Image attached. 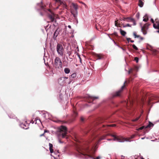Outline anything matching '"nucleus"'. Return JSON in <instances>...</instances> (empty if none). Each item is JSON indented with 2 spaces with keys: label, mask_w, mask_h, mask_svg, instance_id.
I'll return each mask as SVG.
<instances>
[{
  "label": "nucleus",
  "mask_w": 159,
  "mask_h": 159,
  "mask_svg": "<svg viewBox=\"0 0 159 159\" xmlns=\"http://www.w3.org/2000/svg\"><path fill=\"white\" fill-rule=\"evenodd\" d=\"M129 83V80L126 81L124 83L123 85L122 86L121 88L118 91L113 93L112 94V98L120 97L122 93L123 90L125 89V87Z\"/></svg>",
  "instance_id": "1"
},
{
  "label": "nucleus",
  "mask_w": 159,
  "mask_h": 159,
  "mask_svg": "<svg viewBox=\"0 0 159 159\" xmlns=\"http://www.w3.org/2000/svg\"><path fill=\"white\" fill-rule=\"evenodd\" d=\"M41 8L43 9L45 11L47 12V11L49 12L50 13L48 15V17L52 22H53L55 20V17L56 15L50 9H46L45 8L46 7V5L43 4L42 2H41Z\"/></svg>",
  "instance_id": "2"
},
{
  "label": "nucleus",
  "mask_w": 159,
  "mask_h": 159,
  "mask_svg": "<svg viewBox=\"0 0 159 159\" xmlns=\"http://www.w3.org/2000/svg\"><path fill=\"white\" fill-rule=\"evenodd\" d=\"M57 131L59 132V134L61 135L63 138H67L66 135L67 130L66 127L63 125L61 126L58 129Z\"/></svg>",
  "instance_id": "3"
},
{
  "label": "nucleus",
  "mask_w": 159,
  "mask_h": 159,
  "mask_svg": "<svg viewBox=\"0 0 159 159\" xmlns=\"http://www.w3.org/2000/svg\"><path fill=\"white\" fill-rule=\"evenodd\" d=\"M78 6L77 4L72 3L71 6V12L75 19H77Z\"/></svg>",
  "instance_id": "4"
},
{
  "label": "nucleus",
  "mask_w": 159,
  "mask_h": 159,
  "mask_svg": "<svg viewBox=\"0 0 159 159\" xmlns=\"http://www.w3.org/2000/svg\"><path fill=\"white\" fill-rule=\"evenodd\" d=\"M56 49L58 54L61 56H62L63 55L64 50L62 45L61 44L57 43Z\"/></svg>",
  "instance_id": "5"
},
{
  "label": "nucleus",
  "mask_w": 159,
  "mask_h": 159,
  "mask_svg": "<svg viewBox=\"0 0 159 159\" xmlns=\"http://www.w3.org/2000/svg\"><path fill=\"white\" fill-rule=\"evenodd\" d=\"M54 61V66L55 68H61L62 67V63L61 60L60 58L56 57Z\"/></svg>",
  "instance_id": "6"
},
{
  "label": "nucleus",
  "mask_w": 159,
  "mask_h": 159,
  "mask_svg": "<svg viewBox=\"0 0 159 159\" xmlns=\"http://www.w3.org/2000/svg\"><path fill=\"white\" fill-rule=\"evenodd\" d=\"M116 126V125L115 124H111L110 125H100L99 126H98L97 127V129H100L102 130H106L107 129V128L109 127H115Z\"/></svg>",
  "instance_id": "7"
},
{
  "label": "nucleus",
  "mask_w": 159,
  "mask_h": 159,
  "mask_svg": "<svg viewBox=\"0 0 159 159\" xmlns=\"http://www.w3.org/2000/svg\"><path fill=\"white\" fill-rule=\"evenodd\" d=\"M68 79V78L66 77H61L58 80V83L60 85H63L66 83V80Z\"/></svg>",
  "instance_id": "8"
},
{
  "label": "nucleus",
  "mask_w": 159,
  "mask_h": 159,
  "mask_svg": "<svg viewBox=\"0 0 159 159\" xmlns=\"http://www.w3.org/2000/svg\"><path fill=\"white\" fill-rule=\"evenodd\" d=\"M112 136L114 137L113 140L116 141L118 142H122L124 141V139L120 137L116 136L114 135H112Z\"/></svg>",
  "instance_id": "9"
},
{
  "label": "nucleus",
  "mask_w": 159,
  "mask_h": 159,
  "mask_svg": "<svg viewBox=\"0 0 159 159\" xmlns=\"http://www.w3.org/2000/svg\"><path fill=\"white\" fill-rule=\"evenodd\" d=\"M153 27L156 29H158L156 32L159 33V20L158 19L155 20V23L153 24Z\"/></svg>",
  "instance_id": "10"
},
{
  "label": "nucleus",
  "mask_w": 159,
  "mask_h": 159,
  "mask_svg": "<svg viewBox=\"0 0 159 159\" xmlns=\"http://www.w3.org/2000/svg\"><path fill=\"white\" fill-rule=\"evenodd\" d=\"M98 97L89 96L87 98V101L89 103L92 102L95 99H98Z\"/></svg>",
  "instance_id": "11"
},
{
  "label": "nucleus",
  "mask_w": 159,
  "mask_h": 159,
  "mask_svg": "<svg viewBox=\"0 0 159 159\" xmlns=\"http://www.w3.org/2000/svg\"><path fill=\"white\" fill-rule=\"evenodd\" d=\"M79 153H80L81 154L84 155L85 157H89L93 158V159H100L102 158V157L100 156H98L95 157H93L91 155L85 153L84 152H79Z\"/></svg>",
  "instance_id": "12"
},
{
  "label": "nucleus",
  "mask_w": 159,
  "mask_h": 159,
  "mask_svg": "<svg viewBox=\"0 0 159 159\" xmlns=\"http://www.w3.org/2000/svg\"><path fill=\"white\" fill-rule=\"evenodd\" d=\"M129 20L130 21L132 22L133 23V25H136L135 21V20H134V19L133 18H131L130 17H128L127 18L124 17L122 18H121L120 19V20Z\"/></svg>",
  "instance_id": "13"
},
{
  "label": "nucleus",
  "mask_w": 159,
  "mask_h": 159,
  "mask_svg": "<svg viewBox=\"0 0 159 159\" xmlns=\"http://www.w3.org/2000/svg\"><path fill=\"white\" fill-rule=\"evenodd\" d=\"M20 126L22 128H23L25 129H27L28 128V124L26 123L25 124L22 123L20 125Z\"/></svg>",
  "instance_id": "14"
},
{
  "label": "nucleus",
  "mask_w": 159,
  "mask_h": 159,
  "mask_svg": "<svg viewBox=\"0 0 159 159\" xmlns=\"http://www.w3.org/2000/svg\"><path fill=\"white\" fill-rule=\"evenodd\" d=\"M133 35L134 37L135 38H139V39L141 40H142L143 39H144V38L143 37H141L139 35H137L136 34V33L135 32H134L133 33Z\"/></svg>",
  "instance_id": "15"
},
{
  "label": "nucleus",
  "mask_w": 159,
  "mask_h": 159,
  "mask_svg": "<svg viewBox=\"0 0 159 159\" xmlns=\"http://www.w3.org/2000/svg\"><path fill=\"white\" fill-rule=\"evenodd\" d=\"M60 31V30H59L58 29H57L55 32L54 34V39H56L58 35L59 32Z\"/></svg>",
  "instance_id": "16"
},
{
  "label": "nucleus",
  "mask_w": 159,
  "mask_h": 159,
  "mask_svg": "<svg viewBox=\"0 0 159 159\" xmlns=\"http://www.w3.org/2000/svg\"><path fill=\"white\" fill-rule=\"evenodd\" d=\"M95 57L98 59H100L103 57V56L101 54H96L95 55Z\"/></svg>",
  "instance_id": "17"
},
{
  "label": "nucleus",
  "mask_w": 159,
  "mask_h": 159,
  "mask_svg": "<svg viewBox=\"0 0 159 159\" xmlns=\"http://www.w3.org/2000/svg\"><path fill=\"white\" fill-rule=\"evenodd\" d=\"M150 24L147 23L144 25L143 26L142 28V30H143V29H147L148 26L150 25Z\"/></svg>",
  "instance_id": "18"
},
{
  "label": "nucleus",
  "mask_w": 159,
  "mask_h": 159,
  "mask_svg": "<svg viewBox=\"0 0 159 159\" xmlns=\"http://www.w3.org/2000/svg\"><path fill=\"white\" fill-rule=\"evenodd\" d=\"M49 150L51 153H52L53 152V149H52L53 145L51 143H49Z\"/></svg>",
  "instance_id": "19"
},
{
  "label": "nucleus",
  "mask_w": 159,
  "mask_h": 159,
  "mask_svg": "<svg viewBox=\"0 0 159 159\" xmlns=\"http://www.w3.org/2000/svg\"><path fill=\"white\" fill-rule=\"evenodd\" d=\"M120 32L121 34L123 36H125L126 35V33L124 31L122 30L121 29H120Z\"/></svg>",
  "instance_id": "20"
},
{
  "label": "nucleus",
  "mask_w": 159,
  "mask_h": 159,
  "mask_svg": "<svg viewBox=\"0 0 159 159\" xmlns=\"http://www.w3.org/2000/svg\"><path fill=\"white\" fill-rule=\"evenodd\" d=\"M105 119L104 118H100L98 120V123H101L105 121Z\"/></svg>",
  "instance_id": "21"
},
{
  "label": "nucleus",
  "mask_w": 159,
  "mask_h": 159,
  "mask_svg": "<svg viewBox=\"0 0 159 159\" xmlns=\"http://www.w3.org/2000/svg\"><path fill=\"white\" fill-rule=\"evenodd\" d=\"M118 20H116L115 22V25L116 26L118 27H121V26L120 25V24H120V23H119L118 24Z\"/></svg>",
  "instance_id": "22"
},
{
  "label": "nucleus",
  "mask_w": 159,
  "mask_h": 159,
  "mask_svg": "<svg viewBox=\"0 0 159 159\" xmlns=\"http://www.w3.org/2000/svg\"><path fill=\"white\" fill-rule=\"evenodd\" d=\"M70 70L68 68H65L64 69L65 72L66 74L69 73L70 72Z\"/></svg>",
  "instance_id": "23"
},
{
  "label": "nucleus",
  "mask_w": 159,
  "mask_h": 159,
  "mask_svg": "<svg viewBox=\"0 0 159 159\" xmlns=\"http://www.w3.org/2000/svg\"><path fill=\"white\" fill-rule=\"evenodd\" d=\"M153 125H154L153 124H152L150 122H149L148 125L145 128H147L148 127H152L153 126Z\"/></svg>",
  "instance_id": "24"
},
{
  "label": "nucleus",
  "mask_w": 159,
  "mask_h": 159,
  "mask_svg": "<svg viewBox=\"0 0 159 159\" xmlns=\"http://www.w3.org/2000/svg\"><path fill=\"white\" fill-rule=\"evenodd\" d=\"M141 115V114L139 116H138V117H137L135 119L132 120V122H135V121H137L140 118V117Z\"/></svg>",
  "instance_id": "25"
},
{
  "label": "nucleus",
  "mask_w": 159,
  "mask_h": 159,
  "mask_svg": "<svg viewBox=\"0 0 159 159\" xmlns=\"http://www.w3.org/2000/svg\"><path fill=\"white\" fill-rule=\"evenodd\" d=\"M122 25H123V27H131V25L129 24H127L126 25H124L123 24H122Z\"/></svg>",
  "instance_id": "26"
},
{
  "label": "nucleus",
  "mask_w": 159,
  "mask_h": 159,
  "mask_svg": "<svg viewBox=\"0 0 159 159\" xmlns=\"http://www.w3.org/2000/svg\"><path fill=\"white\" fill-rule=\"evenodd\" d=\"M142 30V32H143V34L144 35H145L147 34V31H146L145 29H143V30Z\"/></svg>",
  "instance_id": "27"
},
{
  "label": "nucleus",
  "mask_w": 159,
  "mask_h": 159,
  "mask_svg": "<svg viewBox=\"0 0 159 159\" xmlns=\"http://www.w3.org/2000/svg\"><path fill=\"white\" fill-rule=\"evenodd\" d=\"M132 46L133 48L135 50H138V48L134 44L132 45Z\"/></svg>",
  "instance_id": "28"
},
{
  "label": "nucleus",
  "mask_w": 159,
  "mask_h": 159,
  "mask_svg": "<svg viewBox=\"0 0 159 159\" xmlns=\"http://www.w3.org/2000/svg\"><path fill=\"white\" fill-rule=\"evenodd\" d=\"M76 75L75 73H73L70 76L71 78H74L76 77Z\"/></svg>",
  "instance_id": "29"
},
{
  "label": "nucleus",
  "mask_w": 159,
  "mask_h": 159,
  "mask_svg": "<svg viewBox=\"0 0 159 159\" xmlns=\"http://www.w3.org/2000/svg\"><path fill=\"white\" fill-rule=\"evenodd\" d=\"M145 128V126H144L141 127L137 129L138 130H142L143 129Z\"/></svg>",
  "instance_id": "30"
},
{
  "label": "nucleus",
  "mask_w": 159,
  "mask_h": 159,
  "mask_svg": "<svg viewBox=\"0 0 159 159\" xmlns=\"http://www.w3.org/2000/svg\"><path fill=\"white\" fill-rule=\"evenodd\" d=\"M77 115V112L76 111H74V112H73V116H76Z\"/></svg>",
  "instance_id": "31"
},
{
  "label": "nucleus",
  "mask_w": 159,
  "mask_h": 159,
  "mask_svg": "<svg viewBox=\"0 0 159 159\" xmlns=\"http://www.w3.org/2000/svg\"><path fill=\"white\" fill-rule=\"evenodd\" d=\"M148 20V17H147L146 18H145L143 19V21L145 22H147Z\"/></svg>",
  "instance_id": "32"
},
{
  "label": "nucleus",
  "mask_w": 159,
  "mask_h": 159,
  "mask_svg": "<svg viewBox=\"0 0 159 159\" xmlns=\"http://www.w3.org/2000/svg\"><path fill=\"white\" fill-rule=\"evenodd\" d=\"M129 106H132L133 104V101L132 100H130L129 99Z\"/></svg>",
  "instance_id": "33"
},
{
  "label": "nucleus",
  "mask_w": 159,
  "mask_h": 159,
  "mask_svg": "<svg viewBox=\"0 0 159 159\" xmlns=\"http://www.w3.org/2000/svg\"><path fill=\"white\" fill-rule=\"evenodd\" d=\"M134 60L135 61H136V62H138V61H139V58L138 57H135L134 58Z\"/></svg>",
  "instance_id": "34"
},
{
  "label": "nucleus",
  "mask_w": 159,
  "mask_h": 159,
  "mask_svg": "<svg viewBox=\"0 0 159 159\" xmlns=\"http://www.w3.org/2000/svg\"><path fill=\"white\" fill-rule=\"evenodd\" d=\"M125 103L126 104V107H127V108L128 109H129V106H128L129 103L128 102H126V101L125 102Z\"/></svg>",
  "instance_id": "35"
},
{
  "label": "nucleus",
  "mask_w": 159,
  "mask_h": 159,
  "mask_svg": "<svg viewBox=\"0 0 159 159\" xmlns=\"http://www.w3.org/2000/svg\"><path fill=\"white\" fill-rule=\"evenodd\" d=\"M112 34L114 35L116 37H117L118 36L117 33L116 32H114Z\"/></svg>",
  "instance_id": "36"
},
{
  "label": "nucleus",
  "mask_w": 159,
  "mask_h": 159,
  "mask_svg": "<svg viewBox=\"0 0 159 159\" xmlns=\"http://www.w3.org/2000/svg\"><path fill=\"white\" fill-rule=\"evenodd\" d=\"M80 120L82 122H83L84 120V119L83 117H81L80 118Z\"/></svg>",
  "instance_id": "37"
},
{
  "label": "nucleus",
  "mask_w": 159,
  "mask_h": 159,
  "mask_svg": "<svg viewBox=\"0 0 159 159\" xmlns=\"http://www.w3.org/2000/svg\"><path fill=\"white\" fill-rule=\"evenodd\" d=\"M151 21L152 22V23H153V24H154V23H154V21L153 19H152V18L151 19Z\"/></svg>",
  "instance_id": "38"
},
{
  "label": "nucleus",
  "mask_w": 159,
  "mask_h": 159,
  "mask_svg": "<svg viewBox=\"0 0 159 159\" xmlns=\"http://www.w3.org/2000/svg\"><path fill=\"white\" fill-rule=\"evenodd\" d=\"M132 69H130V70H129V74H130V73H132Z\"/></svg>",
  "instance_id": "39"
},
{
  "label": "nucleus",
  "mask_w": 159,
  "mask_h": 159,
  "mask_svg": "<svg viewBox=\"0 0 159 159\" xmlns=\"http://www.w3.org/2000/svg\"><path fill=\"white\" fill-rule=\"evenodd\" d=\"M127 40L129 42V41H130V40H131V39L130 38H127Z\"/></svg>",
  "instance_id": "40"
},
{
  "label": "nucleus",
  "mask_w": 159,
  "mask_h": 159,
  "mask_svg": "<svg viewBox=\"0 0 159 159\" xmlns=\"http://www.w3.org/2000/svg\"><path fill=\"white\" fill-rule=\"evenodd\" d=\"M104 138L103 137H102L101 138H100L99 139V141H101V140L103 139H104Z\"/></svg>",
  "instance_id": "41"
},
{
  "label": "nucleus",
  "mask_w": 159,
  "mask_h": 159,
  "mask_svg": "<svg viewBox=\"0 0 159 159\" xmlns=\"http://www.w3.org/2000/svg\"><path fill=\"white\" fill-rule=\"evenodd\" d=\"M52 6V4L51 3H50L49 5V7L51 8Z\"/></svg>",
  "instance_id": "42"
},
{
  "label": "nucleus",
  "mask_w": 159,
  "mask_h": 159,
  "mask_svg": "<svg viewBox=\"0 0 159 159\" xmlns=\"http://www.w3.org/2000/svg\"><path fill=\"white\" fill-rule=\"evenodd\" d=\"M79 59H80V62L81 63L82 60L80 57H79Z\"/></svg>",
  "instance_id": "43"
},
{
  "label": "nucleus",
  "mask_w": 159,
  "mask_h": 159,
  "mask_svg": "<svg viewBox=\"0 0 159 159\" xmlns=\"http://www.w3.org/2000/svg\"><path fill=\"white\" fill-rule=\"evenodd\" d=\"M44 133H43V134H42L40 135V136H43V135H44Z\"/></svg>",
  "instance_id": "44"
},
{
  "label": "nucleus",
  "mask_w": 159,
  "mask_h": 159,
  "mask_svg": "<svg viewBox=\"0 0 159 159\" xmlns=\"http://www.w3.org/2000/svg\"><path fill=\"white\" fill-rule=\"evenodd\" d=\"M130 42H131V43H133L134 42V41L132 40H130Z\"/></svg>",
  "instance_id": "45"
},
{
  "label": "nucleus",
  "mask_w": 159,
  "mask_h": 159,
  "mask_svg": "<svg viewBox=\"0 0 159 159\" xmlns=\"http://www.w3.org/2000/svg\"><path fill=\"white\" fill-rule=\"evenodd\" d=\"M47 132V130H44V133H45Z\"/></svg>",
  "instance_id": "46"
},
{
  "label": "nucleus",
  "mask_w": 159,
  "mask_h": 159,
  "mask_svg": "<svg viewBox=\"0 0 159 159\" xmlns=\"http://www.w3.org/2000/svg\"><path fill=\"white\" fill-rule=\"evenodd\" d=\"M68 27L70 28H71V26L70 25H68Z\"/></svg>",
  "instance_id": "47"
},
{
  "label": "nucleus",
  "mask_w": 159,
  "mask_h": 159,
  "mask_svg": "<svg viewBox=\"0 0 159 159\" xmlns=\"http://www.w3.org/2000/svg\"><path fill=\"white\" fill-rule=\"evenodd\" d=\"M122 48V49H123V50H124V49L123 48Z\"/></svg>",
  "instance_id": "48"
},
{
  "label": "nucleus",
  "mask_w": 159,
  "mask_h": 159,
  "mask_svg": "<svg viewBox=\"0 0 159 159\" xmlns=\"http://www.w3.org/2000/svg\"><path fill=\"white\" fill-rule=\"evenodd\" d=\"M144 139V138H142V139Z\"/></svg>",
  "instance_id": "49"
},
{
  "label": "nucleus",
  "mask_w": 159,
  "mask_h": 159,
  "mask_svg": "<svg viewBox=\"0 0 159 159\" xmlns=\"http://www.w3.org/2000/svg\"><path fill=\"white\" fill-rule=\"evenodd\" d=\"M141 159H144L143 158H142Z\"/></svg>",
  "instance_id": "50"
},
{
  "label": "nucleus",
  "mask_w": 159,
  "mask_h": 159,
  "mask_svg": "<svg viewBox=\"0 0 159 159\" xmlns=\"http://www.w3.org/2000/svg\"><path fill=\"white\" fill-rule=\"evenodd\" d=\"M134 135H133V137H132V138H133L134 137Z\"/></svg>",
  "instance_id": "51"
},
{
  "label": "nucleus",
  "mask_w": 159,
  "mask_h": 159,
  "mask_svg": "<svg viewBox=\"0 0 159 159\" xmlns=\"http://www.w3.org/2000/svg\"><path fill=\"white\" fill-rule=\"evenodd\" d=\"M34 121H33V122H32V123H33H33H34Z\"/></svg>",
  "instance_id": "52"
}]
</instances>
